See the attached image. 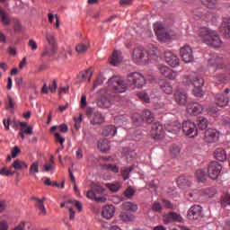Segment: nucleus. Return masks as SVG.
<instances>
[{
	"instance_id": "1",
	"label": "nucleus",
	"mask_w": 230,
	"mask_h": 230,
	"mask_svg": "<svg viewBox=\"0 0 230 230\" xmlns=\"http://www.w3.org/2000/svg\"><path fill=\"white\" fill-rule=\"evenodd\" d=\"M146 84V79L139 72H132L128 75L127 84L121 77L113 76L108 81L109 90L104 91L108 96H112V93H125L127 87H132L133 89H141Z\"/></svg>"
},
{
	"instance_id": "2",
	"label": "nucleus",
	"mask_w": 230,
	"mask_h": 230,
	"mask_svg": "<svg viewBox=\"0 0 230 230\" xmlns=\"http://www.w3.org/2000/svg\"><path fill=\"white\" fill-rule=\"evenodd\" d=\"M182 84L185 85H193V94L196 98H202L204 96V91L202 87L204 85V78L197 73H192L188 75H184L182 79Z\"/></svg>"
},
{
	"instance_id": "3",
	"label": "nucleus",
	"mask_w": 230,
	"mask_h": 230,
	"mask_svg": "<svg viewBox=\"0 0 230 230\" xmlns=\"http://www.w3.org/2000/svg\"><path fill=\"white\" fill-rule=\"evenodd\" d=\"M199 37H200L202 42H205L208 46H212V48H220L222 46V40L216 31L206 27L200 28L199 30Z\"/></svg>"
},
{
	"instance_id": "4",
	"label": "nucleus",
	"mask_w": 230,
	"mask_h": 230,
	"mask_svg": "<svg viewBox=\"0 0 230 230\" xmlns=\"http://www.w3.org/2000/svg\"><path fill=\"white\" fill-rule=\"evenodd\" d=\"M154 28L155 35L161 42H168L172 40V31L165 28L163 23H155Z\"/></svg>"
},
{
	"instance_id": "5",
	"label": "nucleus",
	"mask_w": 230,
	"mask_h": 230,
	"mask_svg": "<svg viewBox=\"0 0 230 230\" xmlns=\"http://www.w3.org/2000/svg\"><path fill=\"white\" fill-rule=\"evenodd\" d=\"M86 116L89 118L91 125H102L105 121V117L94 108H87Z\"/></svg>"
},
{
	"instance_id": "6",
	"label": "nucleus",
	"mask_w": 230,
	"mask_h": 230,
	"mask_svg": "<svg viewBox=\"0 0 230 230\" xmlns=\"http://www.w3.org/2000/svg\"><path fill=\"white\" fill-rule=\"evenodd\" d=\"M181 128L183 134L188 136V137H197V136H199V129H197V125L191 120L183 121Z\"/></svg>"
},
{
	"instance_id": "7",
	"label": "nucleus",
	"mask_w": 230,
	"mask_h": 230,
	"mask_svg": "<svg viewBox=\"0 0 230 230\" xmlns=\"http://www.w3.org/2000/svg\"><path fill=\"white\" fill-rule=\"evenodd\" d=\"M133 60L137 64L148 63V53L143 47H137L133 50Z\"/></svg>"
},
{
	"instance_id": "8",
	"label": "nucleus",
	"mask_w": 230,
	"mask_h": 230,
	"mask_svg": "<svg viewBox=\"0 0 230 230\" xmlns=\"http://www.w3.org/2000/svg\"><path fill=\"white\" fill-rule=\"evenodd\" d=\"M194 19L196 21H205V22H217V14L215 13L202 12V10H195Z\"/></svg>"
},
{
	"instance_id": "9",
	"label": "nucleus",
	"mask_w": 230,
	"mask_h": 230,
	"mask_svg": "<svg viewBox=\"0 0 230 230\" xmlns=\"http://www.w3.org/2000/svg\"><path fill=\"white\" fill-rule=\"evenodd\" d=\"M46 40L49 42L50 46V49H45L43 52L44 57H51L57 51V40L52 32L46 33Z\"/></svg>"
},
{
	"instance_id": "10",
	"label": "nucleus",
	"mask_w": 230,
	"mask_h": 230,
	"mask_svg": "<svg viewBox=\"0 0 230 230\" xmlns=\"http://www.w3.org/2000/svg\"><path fill=\"white\" fill-rule=\"evenodd\" d=\"M221 172H222V165H220V164H218L217 162H211L208 164V173L209 179H212V181H216V179H218Z\"/></svg>"
},
{
	"instance_id": "11",
	"label": "nucleus",
	"mask_w": 230,
	"mask_h": 230,
	"mask_svg": "<svg viewBox=\"0 0 230 230\" xmlns=\"http://www.w3.org/2000/svg\"><path fill=\"white\" fill-rule=\"evenodd\" d=\"M180 55L186 64H190V62H193V50L191 47L185 45L180 49Z\"/></svg>"
},
{
	"instance_id": "12",
	"label": "nucleus",
	"mask_w": 230,
	"mask_h": 230,
	"mask_svg": "<svg viewBox=\"0 0 230 230\" xmlns=\"http://www.w3.org/2000/svg\"><path fill=\"white\" fill-rule=\"evenodd\" d=\"M151 136L154 139H163L164 137V129L159 122H155L151 128Z\"/></svg>"
},
{
	"instance_id": "13",
	"label": "nucleus",
	"mask_w": 230,
	"mask_h": 230,
	"mask_svg": "<svg viewBox=\"0 0 230 230\" xmlns=\"http://www.w3.org/2000/svg\"><path fill=\"white\" fill-rule=\"evenodd\" d=\"M164 58L166 63L171 66V67H177L181 64V59L177 57V55L173 54V52L170 50H166L164 52Z\"/></svg>"
},
{
	"instance_id": "14",
	"label": "nucleus",
	"mask_w": 230,
	"mask_h": 230,
	"mask_svg": "<svg viewBox=\"0 0 230 230\" xmlns=\"http://www.w3.org/2000/svg\"><path fill=\"white\" fill-rule=\"evenodd\" d=\"M204 111V107L199 102H190L187 105V112L190 116H199Z\"/></svg>"
},
{
	"instance_id": "15",
	"label": "nucleus",
	"mask_w": 230,
	"mask_h": 230,
	"mask_svg": "<svg viewBox=\"0 0 230 230\" xmlns=\"http://www.w3.org/2000/svg\"><path fill=\"white\" fill-rule=\"evenodd\" d=\"M219 133L217 129L208 128L205 131V143H217L218 141Z\"/></svg>"
},
{
	"instance_id": "16",
	"label": "nucleus",
	"mask_w": 230,
	"mask_h": 230,
	"mask_svg": "<svg viewBox=\"0 0 230 230\" xmlns=\"http://www.w3.org/2000/svg\"><path fill=\"white\" fill-rule=\"evenodd\" d=\"M202 213V207L200 205L192 206L188 211V218L190 220H199Z\"/></svg>"
},
{
	"instance_id": "17",
	"label": "nucleus",
	"mask_w": 230,
	"mask_h": 230,
	"mask_svg": "<svg viewBox=\"0 0 230 230\" xmlns=\"http://www.w3.org/2000/svg\"><path fill=\"white\" fill-rule=\"evenodd\" d=\"M158 70L163 76L169 78V80H175V78H177V73L172 72V69L168 68V66L164 65H159Z\"/></svg>"
},
{
	"instance_id": "18",
	"label": "nucleus",
	"mask_w": 230,
	"mask_h": 230,
	"mask_svg": "<svg viewBox=\"0 0 230 230\" xmlns=\"http://www.w3.org/2000/svg\"><path fill=\"white\" fill-rule=\"evenodd\" d=\"M182 216L176 212H169L168 214L164 215V224H172V222H182Z\"/></svg>"
},
{
	"instance_id": "19",
	"label": "nucleus",
	"mask_w": 230,
	"mask_h": 230,
	"mask_svg": "<svg viewBox=\"0 0 230 230\" xmlns=\"http://www.w3.org/2000/svg\"><path fill=\"white\" fill-rule=\"evenodd\" d=\"M114 213H116V208L113 205H106L102 208V217L106 220H111L114 217Z\"/></svg>"
},
{
	"instance_id": "20",
	"label": "nucleus",
	"mask_w": 230,
	"mask_h": 230,
	"mask_svg": "<svg viewBox=\"0 0 230 230\" xmlns=\"http://www.w3.org/2000/svg\"><path fill=\"white\" fill-rule=\"evenodd\" d=\"M208 60L210 67H214V71H217V69H222L224 60L220 57L213 54L211 58H208Z\"/></svg>"
},
{
	"instance_id": "21",
	"label": "nucleus",
	"mask_w": 230,
	"mask_h": 230,
	"mask_svg": "<svg viewBox=\"0 0 230 230\" xmlns=\"http://www.w3.org/2000/svg\"><path fill=\"white\" fill-rule=\"evenodd\" d=\"M174 100L178 105H186L188 102V94L186 92L177 90L174 93Z\"/></svg>"
},
{
	"instance_id": "22",
	"label": "nucleus",
	"mask_w": 230,
	"mask_h": 230,
	"mask_svg": "<svg viewBox=\"0 0 230 230\" xmlns=\"http://www.w3.org/2000/svg\"><path fill=\"white\" fill-rule=\"evenodd\" d=\"M215 102L217 107H227L229 103V97H227L224 93H217L216 94Z\"/></svg>"
},
{
	"instance_id": "23",
	"label": "nucleus",
	"mask_w": 230,
	"mask_h": 230,
	"mask_svg": "<svg viewBox=\"0 0 230 230\" xmlns=\"http://www.w3.org/2000/svg\"><path fill=\"white\" fill-rule=\"evenodd\" d=\"M220 31L223 33V35H225V37H226V39L230 38V18L223 19Z\"/></svg>"
},
{
	"instance_id": "24",
	"label": "nucleus",
	"mask_w": 230,
	"mask_h": 230,
	"mask_svg": "<svg viewBox=\"0 0 230 230\" xmlns=\"http://www.w3.org/2000/svg\"><path fill=\"white\" fill-rule=\"evenodd\" d=\"M123 62V56L121 55V51L115 50L111 58L110 64L111 66H118Z\"/></svg>"
},
{
	"instance_id": "25",
	"label": "nucleus",
	"mask_w": 230,
	"mask_h": 230,
	"mask_svg": "<svg viewBox=\"0 0 230 230\" xmlns=\"http://www.w3.org/2000/svg\"><path fill=\"white\" fill-rule=\"evenodd\" d=\"M118 132V128H116L114 125H108L104 126L102 129V136H116V133Z\"/></svg>"
},
{
	"instance_id": "26",
	"label": "nucleus",
	"mask_w": 230,
	"mask_h": 230,
	"mask_svg": "<svg viewBox=\"0 0 230 230\" xmlns=\"http://www.w3.org/2000/svg\"><path fill=\"white\" fill-rule=\"evenodd\" d=\"M97 146L101 152H109L111 150V141L107 138L100 139Z\"/></svg>"
},
{
	"instance_id": "27",
	"label": "nucleus",
	"mask_w": 230,
	"mask_h": 230,
	"mask_svg": "<svg viewBox=\"0 0 230 230\" xmlns=\"http://www.w3.org/2000/svg\"><path fill=\"white\" fill-rule=\"evenodd\" d=\"M1 22L4 26H10L12 24V18L4 9H0Z\"/></svg>"
},
{
	"instance_id": "28",
	"label": "nucleus",
	"mask_w": 230,
	"mask_h": 230,
	"mask_svg": "<svg viewBox=\"0 0 230 230\" xmlns=\"http://www.w3.org/2000/svg\"><path fill=\"white\" fill-rule=\"evenodd\" d=\"M214 157L217 161L224 162L227 159V154H226V150H224V148H217L214 152Z\"/></svg>"
},
{
	"instance_id": "29",
	"label": "nucleus",
	"mask_w": 230,
	"mask_h": 230,
	"mask_svg": "<svg viewBox=\"0 0 230 230\" xmlns=\"http://www.w3.org/2000/svg\"><path fill=\"white\" fill-rule=\"evenodd\" d=\"M196 179L198 182H206V181H208V174L206 173V170L198 169L196 171Z\"/></svg>"
},
{
	"instance_id": "30",
	"label": "nucleus",
	"mask_w": 230,
	"mask_h": 230,
	"mask_svg": "<svg viewBox=\"0 0 230 230\" xmlns=\"http://www.w3.org/2000/svg\"><path fill=\"white\" fill-rule=\"evenodd\" d=\"M111 105H112V101H111L107 96H102L98 102V106L102 109H109Z\"/></svg>"
},
{
	"instance_id": "31",
	"label": "nucleus",
	"mask_w": 230,
	"mask_h": 230,
	"mask_svg": "<svg viewBox=\"0 0 230 230\" xmlns=\"http://www.w3.org/2000/svg\"><path fill=\"white\" fill-rule=\"evenodd\" d=\"M114 121L119 127H127V123H128V117H127V115H119L115 117Z\"/></svg>"
},
{
	"instance_id": "32",
	"label": "nucleus",
	"mask_w": 230,
	"mask_h": 230,
	"mask_svg": "<svg viewBox=\"0 0 230 230\" xmlns=\"http://www.w3.org/2000/svg\"><path fill=\"white\" fill-rule=\"evenodd\" d=\"M32 200H36L35 206L40 210V215H46V207L44 206V200H40L36 197L32 198Z\"/></svg>"
},
{
	"instance_id": "33",
	"label": "nucleus",
	"mask_w": 230,
	"mask_h": 230,
	"mask_svg": "<svg viewBox=\"0 0 230 230\" xmlns=\"http://www.w3.org/2000/svg\"><path fill=\"white\" fill-rule=\"evenodd\" d=\"M119 217L122 222H132L136 218V216L128 212H121Z\"/></svg>"
},
{
	"instance_id": "34",
	"label": "nucleus",
	"mask_w": 230,
	"mask_h": 230,
	"mask_svg": "<svg viewBox=\"0 0 230 230\" xmlns=\"http://www.w3.org/2000/svg\"><path fill=\"white\" fill-rule=\"evenodd\" d=\"M177 184L180 188H186V186H191V181H188L186 176H180L177 179Z\"/></svg>"
},
{
	"instance_id": "35",
	"label": "nucleus",
	"mask_w": 230,
	"mask_h": 230,
	"mask_svg": "<svg viewBox=\"0 0 230 230\" xmlns=\"http://www.w3.org/2000/svg\"><path fill=\"white\" fill-rule=\"evenodd\" d=\"M11 168H14V170H22V168H28V164L17 159L12 164Z\"/></svg>"
},
{
	"instance_id": "36",
	"label": "nucleus",
	"mask_w": 230,
	"mask_h": 230,
	"mask_svg": "<svg viewBox=\"0 0 230 230\" xmlns=\"http://www.w3.org/2000/svg\"><path fill=\"white\" fill-rule=\"evenodd\" d=\"M122 208L125 209V211H133V212L137 211V205L130 201L124 202L122 204Z\"/></svg>"
},
{
	"instance_id": "37",
	"label": "nucleus",
	"mask_w": 230,
	"mask_h": 230,
	"mask_svg": "<svg viewBox=\"0 0 230 230\" xmlns=\"http://www.w3.org/2000/svg\"><path fill=\"white\" fill-rule=\"evenodd\" d=\"M160 87L165 94H172V93H173V87H172V84L169 83H161Z\"/></svg>"
},
{
	"instance_id": "38",
	"label": "nucleus",
	"mask_w": 230,
	"mask_h": 230,
	"mask_svg": "<svg viewBox=\"0 0 230 230\" xmlns=\"http://www.w3.org/2000/svg\"><path fill=\"white\" fill-rule=\"evenodd\" d=\"M143 121H146V123H152L154 121V113L152 111L146 110L143 113Z\"/></svg>"
},
{
	"instance_id": "39",
	"label": "nucleus",
	"mask_w": 230,
	"mask_h": 230,
	"mask_svg": "<svg viewBox=\"0 0 230 230\" xmlns=\"http://www.w3.org/2000/svg\"><path fill=\"white\" fill-rule=\"evenodd\" d=\"M208 119L204 117H199L198 119V127L200 130H206L208 128Z\"/></svg>"
},
{
	"instance_id": "40",
	"label": "nucleus",
	"mask_w": 230,
	"mask_h": 230,
	"mask_svg": "<svg viewBox=\"0 0 230 230\" xmlns=\"http://www.w3.org/2000/svg\"><path fill=\"white\" fill-rule=\"evenodd\" d=\"M132 170H134V167H132V166L122 168L121 175H122L124 181L130 179V172H132Z\"/></svg>"
},
{
	"instance_id": "41",
	"label": "nucleus",
	"mask_w": 230,
	"mask_h": 230,
	"mask_svg": "<svg viewBox=\"0 0 230 230\" xmlns=\"http://www.w3.org/2000/svg\"><path fill=\"white\" fill-rule=\"evenodd\" d=\"M106 188H108L110 191H113L114 193H116V191H119L121 184H119V182L107 183Z\"/></svg>"
},
{
	"instance_id": "42",
	"label": "nucleus",
	"mask_w": 230,
	"mask_h": 230,
	"mask_svg": "<svg viewBox=\"0 0 230 230\" xmlns=\"http://www.w3.org/2000/svg\"><path fill=\"white\" fill-rule=\"evenodd\" d=\"M203 6L207 8H215L217 6V0H200Z\"/></svg>"
},
{
	"instance_id": "43",
	"label": "nucleus",
	"mask_w": 230,
	"mask_h": 230,
	"mask_svg": "<svg viewBox=\"0 0 230 230\" xmlns=\"http://www.w3.org/2000/svg\"><path fill=\"white\" fill-rule=\"evenodd\" d=\"M89 48V45H86L85 43H79L75 47V51L79 54L85 53Z\"/></svg>"
},
{
	"instance_id": "44",
	"label": "nucleus",
	"mask_w": 230,
	"mask_h": 230,
	"mask_svg": "<svg viewBox=\"0 0 230 230\" xmlns=\"http://www.w3.org/2000/svg\"><path fill=\"white\" fill-rule=\"evenodd\" d=\"M13 173H15V171H13L12 167H10L9 169H7L6 167H3L0 170V175H4L5 177H10V175H13Z\"/></svg>"
},
{
	"instance_id": "45",
	"label": "nucleus",
	"mask_w": 230,
	"mask_h": 230,
	"mask_svg": "<svg viewBox=\"0 0 230 230\" xmlns=\"http://www.w3.org/2000/svg\"><path fill=\"white\" fill-rule=\"evenodd\" d=\"M29 173L31 175H35V174L39 173V162H34L31 165L30 170H29Z\"/></svg>"
},
{
	"instance_id": "46",
	"label": "nucleus",
	"mask_w": 230,
	"mask_h": 230,
	"mask_svg": "<svg viewBox=\"0 0 230 230\" xmlns=\"http://www.w3.org/2000/svg\"><path fill=\"white\" fill-rule=\"evenodd\" d=\"M54 164H55V161L53 160V156H50L49 163L43 165V172H51V169L53 168Z\"/></svg>"
},
{
	"instance_id": "47",
	"label": "nucleus",
	"mask_w": 230,
	"mask_h": 230,
	"mask_svg": "<svg viewBox=\"0 0 230 230\" xmlns=\"http://www.w3.org/2000/svg\"><path fill=\"white\" fill-rule=\"evenodd\" d=\"M80 75L82 77V80H87L88 82H91V76H93V72L91 70H86L85 72L80 73Z\"/></svg>"
},
{
	"instance_id": "48",
	"label": "nucleus",
	"mask_w": 230,
	"mask_h": 230,
	"mask_svg": "<svg viewBox=\"0 0 230 230\" xmlns=\"http://www.w3.org/2000/svg\"><path fill=\"white\" fill-rule=\"evenodd\" d=\"M132 121L135 127H139V125H141V122L143 121V119H141V116H139V114L136 113L132 117Z\"/></svg>"
},
{
	"instance_id": "49",
	"label": "nucleus",
	"mask_w": 230,
	"mask_h": 230,
	"mask_svg": "<svg viewBox=\"0 0 230 230\" xmlns=\"http://www.w3.org/2000/svg\"><path fill=\"white\" fill-rule=\"evenodd\" d=\"M135 194H136V190H134L132 187H128V188L124 191V195H125V197H127L128 199H132V197H134Z\"/></svg>"
},
{
	"instance_id": "50",
	"label": "nucleus",
	"mask_w": 230,
	"mask_h": 230,
	"mask_svg": "<svg viewBox=\"0 0 230 230\" xmlns=\"http://www.w3.org/2000/svg\"><path fill=\"white\" fill-rule=\"evenodd\" d=\"M170 152L172 157H179V154H181V148L177 146H172Z\"/></svg>"
},
{
	"instance_id": "51",
	"label": "nucleus",
	"mask_w": 230,
	"mask_h": 230,
	"mask_svg": "<svg viewBox=\"0 0 230 230\" xmlns=\"http://www.w3.org/2000/svg\"><path fill=\"white\" fill-rule=\"evenodd\" d=\"M104 80H105V78H103V76L102 75H99L97 76V78L95 79V81L93 82V90L96 89V87L102 85V84H103Z\"/></svg>"
},
{
	"instance_id": "52",
	"label": "nucleus",
	"mask_w": 230,
	"mask_h": 230,
	"mask_svg": "<svg viewBox=\"0 0 230 230\" xmlns=\"http://www.w3.org/2000/svg\"><path fill=\"white\" fill-rule=\"evenodd\" d=\"M54 136L57 143H60L61 148H64V143L66 142V138L60 136V133H55Z\"/></svg>"
},
{
	"instance_id": "53",
	"label": "nucleus",
	"mask_w": 230,
	"mask_h": 230,
	"mask_svg": "<svg viewBox=\"0 0 230 230\" xmlns=\"http://www.w3.org/2000/svg\"><path fill=\"white\" fill-rule=\"evenodd\" d=\"M138 97L146 103H150V97L148 96V93L141 92L138 93Z\"/></svg>"
},
{
	"instance_id": "54",
	"label": "nucleus",
	"mask_w": 230,
	"mask_h": 230,
	"mask_svg": "<svg viewBox=\"0 0 230 230\" xmlns=\"http://www.w3.org/2000/svg\"><path fill=\"white\" fill-rule=\"evenodd\" d=\"M152 209L156 213H161L163 211V206L161 205V203L155 201V203H153Z\"/></svg>"
},
{
	"instance_id": "55",
	"label": "nucleus",
	"mask_w": 230,
	"mask_h": 230,
	"mask_svg": "<svg viewBox=\"0 0 230 230\" xmlns=\"http://www.w3.org/2000/svg\"><path fill=\"white\" fill-rule=\"evenodd\" d=\"M58 87V84H57V81L56 79H54L49 85V91H50V93H57V88Z\"/></svg>"
},
{
	"instance_id": "56",
	"label": "nucleus",
	"mask_w": 230,
	"mask_h": 230,
	"mask_svg": "<svg viewBox=\"0 0 230 230\" xmlns=\"http://www.w3.org/2000/svg\"><path fill=\"white\" fill-rule=\"evenodd\" d=\"M106 168L107 170H110V172H112L113 173H118V172H119V167L114 164H106Z\"/></svg>"
},
{
	"instance_id": "57",
	"label": "nucleus",
	"mask_w": 230,
	"mask_h": 230,
	"mask_svg": "<svg viewBox=\"0 0 230 230\" xmlns=\"http://www.w3.org/2000/svg\"><path fill=\"white\" fill-rule=\"evenodd\" d=\"M226 81L227 79L224 75L216 76L215 84L216 85H220V84H226Z\"/></svg>"
},
{
	"instance_id": "58",
	"label": "nucleus",
	"mask_w": 230,
	"mask_h": 230,
	"mask_svg": "<svg viewBox=\"0 0 230 230\" xmlns=\"http://www.w3.org/2000/svg\"><path fill=\"white\" fill-rule=\"evenodd\" d=\"M20 130L22 131L24 134H27V136H31V134H33V128L30 126H28L27 128H21Z\"/></svg>"
},
{
	"instance_id": "59",
	"label": "nucleus",
	"mask_w": 230,
	"mask_h": 230,
	"mask_svg": "<svg viewBox=\"0 0 230 230\" xmlns=\"http://www.w3.org/2000/svg\"><path fill=\"white\" fill-rule=\"evenodd\" d=\"M74 121H75L74 126L76 128V130H78V128H80V125L82 123V115H80L78 118L75 117Z\"/></svg>"
},
{
	"instance_id": "60",
	"label": "nucleus",
	"mask_w": 230,
	"mask_h": 230,
	"mask_svg": "<svg viewBox=\"0 0 230 230\" xmlns=\"http://www.w3.org/2000/svg\"><path fill=\"white\" fill-rule=\"evenodd\" d=\"M86 197L88 199H91V200H95L96 199V193L94 192L93 189L87 191Z\"/></svg>"
},
{
	"instance_id": "61",
	"label": "nucleus",
	"mask_w": 230,
	"mask_h": 230,
	"mask_svg": "<svg viewBox=\"0 0 230 230\" xmlns=\"http://www.w3.org/2000/svg\"><path fill=\"white\" fill-rule=\"evenodd\" d=\"M163 206H164L166 209H173V204L168 199H163Z\"/></svg>"
},
{
	"instance_id": "62",
	"label": "nucleus",
	"mask_w": 230,
	"mask_h": 230,
	"mask_svg": "<svg viewBox=\"0 0 230 230\" xmlns=\"http://www.w3.org/2000/svg\"><path fill=\"white\" fill-rule=\"evenodd\" d=\"M221 202L223 206L230 205V195L226 194V196H224Z\"/></svg>"
},
{
	"instance_id": "63",
	"label": "nucleus",
	"mask_w": 230,
	"mask_h": 230,
	"mask_svg": "<svg viewBox=\"0 0 230 230\" xmlns=\"http://www.w3.org/2000/svg\"><path fill=\"white\" fill-rule=\"evenodd\" d=\"M20 152H21V149L18 146H14L11 153L12 157L13 158L17 157V155H19Z\"/></svg>"
},
{
	"instance_id": "64",
	"label": "nucleus",
	"mask_w": 230,
	"mask_h": 230,
	"mask_svg": "<svg viewBox=\"0 0 230 230\" xmlns=\"http://www.w3.org/2000/svg\"><path fill=\"white\" fill-rule=\"evenodd\" d=\"M13 107H15V102H13V99H12V97L8 96L7 109H13Z\"/></svg>"
}]
</instances>
